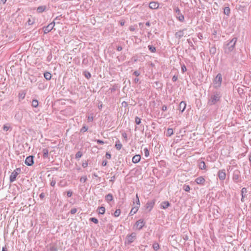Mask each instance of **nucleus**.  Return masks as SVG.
Wrapping results in <instances>:
<instances>
[{"mask_svg":"<svg viewBox=\"0 0 251 251\" xmlns=\"http://www.w3.org/2000/svg\"><path fill=\"white\" fill-rule=\"evenodd\" d=\"M170 206V203L168 201H163L161 203V207L163 209H166Z\"/></svg>","mask_w":251,"mask_h":251,"instance_id":"obj_20","label":"nucleus"},{"mask_svg":"<svg viewBox=\"0 0 251 251\" xmlns=\"http://www.w3.org/2000/svg\"><path fill=\"white\" fill-rule=\"evenodd\" d=\"M133 74H134L135 75H136V76H139V75H140V73L139 72H138V71H135L134 72Z\"/></svg>","mask_w":251,"mask_h":251,"instance_id":"obj_49","label":"nucleus"},{"mask_svg":"<svg viewBox=\"0 0 251 251\" xmlns=\"http://www.w3.org/2000/svg\"><path fill=\"white\" fill-rule=\"evenodd\" d=\"M19 97L20 98H21L22 99H24L25 97V93H21V94H19Z\"/></svg>","mask_w":251,"mask_h":251,"instance_id":"obj_48","label":"nucleus"},{"mask_svg":"<svg viewBox=\"0 0 251 251\" xmlns=\"http://www.w3.org/2000/svg\"><path fill=\"white\" fill-rule=\"evenodd\" d=\"M9 126H5V125H4L3 127V129L4 131H7L9 129Z\"/></svg>","mask_w":251,"mask_h":251,"instance_id":"obj_50","label":"nucleus"},{"mask_svg":"<svg viewBox=\"0 0 251 251\" xmlns=\"http://www.w3.org/2000/svg\"><path fill=\"white\" fill-rule=\"evenodd\" d=\"M183 189L186 192H189L190 191V187L188 185H184L183 187Z\"/></svg>","mask_w":251,"mask_h":251,"instance_id":"obj_35","label":"nucleus"},{"mask_svg":"<svg viewBox=\"0 0 251 251\" xmlns=\"http://www.w3.org/2000/svg\"><path fill=\"white\" fill-rule=\"evenodd\" d=\"M247 193V190L246 188H243L241 190V194H242V199L241 201H244V199L245 197L246 194Z\"/></svg>","mask_w":251,"mask_h":251,"instance_id":"obj_18","label":"nucleus"},{"mask_svg":"<svg viewBox=\"0 0 251 251\" xmlns=\"http://www.w3.org/2000/svg\"><path fill=\"white\" fill-rule=\"evenodd\" d=\"M82 154L81 152L78 151L75 154V158H79L82 156Z\"/></svg>","mask_w":251,"mask_h":251,"instance_id":"obj_39","label":"nucleus"},{"mask_svg":"<svg viewBox=\"0 0 251 251\" xmlns=\"http://www.w3.org/2000/svg\"><path fill=\"white\" fill-rule=\"evenodd\" d=\"M38 105V101L36 100H33L32 101V106L34 107H37Z\"/></svg>","mask_w":251,"mask_h":251,"instance_id":"obj_29","label":"nucleus"},{"mask_svg":"<svg viewBox=\"0 0 251 251\" xmlns=\"http://www.w3.org/2000/svg\"><path fill=\"white\" fill-rule=\"evenodd\" d=\"M28 23L29 25L33 24V22L30 20L28 21Z\"/></svg>","mask_w":251,"mask_h":251,"instance_id":"obj_64","label":"nucleus"},{"mask_svg":"<svg viewBox=\"0 0 251 251\" xmlns=\"http://www.w3.org/2000/svg\"><path fill=\"white\" fill-rule=\"evenodd\" d=\"M141 159V156L139 155H136L132 158V162L134 163H138Z\"/></svg>","mask_w":251,"mask_h":251,"instance_id":"obj_16","label":"nucleus"},{"mask_svg":"<svg viewBox=\"0 0 251 251\" xmlns=\"http://www.w3.org/2000/svg\"><path fill=\"white\" fill-rule=\"evenodd\" d=\"M122 50V47H121V46H119V47L117 48V50H118V51H121Z\"/></svg>","mask_w":251,"mask_h":251,"instance_id":"obj_63","label":"nucleus"},{"mask_svg":"<svg viewBox=\"0 0 251 251\" xmlns=\"http://www.w3.org/2000/svg\"><path fill=\"white\" fill-rule=\"evenodd\" d=\"M145 225V222L143 220H139L137 221L135 225V227L137 229H141Z\"/></svg>","mask_w":251,"mask_h":251,"instance_id":"obj_7","label":"nucleus"},{"mask_svg":"<svg viewBox=\"0 0 251 251\" xmlns=\"http://www.w3.org/2000/svg\"><path fill=\"white\" fill-rule=\"evenodd\" d=\"M186 104L185 101H182L180 102L179 105V109L180 111H181V112H183L185 108H186Z\"/></svg>","mask_w":251,"mask_h":251,"instance_id":"obj_13","label":"nucleus"},{"mask_svg":"<svg viewBox=\"0 0 251 251\" xmlns=\"http://www.w3.org/2000/svg\"><path fill=\"white\" fill-rule=\"evenodd\" d=\"M85 76L87 78H89L91 77V74L89 73H85Z\"/></svg>","mask_w":251,"mask_h":251,"instance_id":"obj_46","label":"nucleus"},{"mask_svg":"<svg viewBox=\"0 0 251 251\" xmlns=\"http://www.w3.org/2000/svg\"><path fill=\"white\" fill-rule=\"evenodd\" d=\"M44 75L45 78L48 80H50L51 78V75L49 72L45 73Z\"/></svg>","mask_w":251,"mask_h":251,"instance_id":"obj_23","label":"nucleus"},{"mask_svg":"<svg viewBox=\"0 0 251 251\" xmlns=\"http://www.w3.org/2000/svg\"><path fill=\"white\" fill-rule=\"evenodd\" d=\"M50 251H57V248L54 246H51L50 248Z\"/></svg>","mask_w":251,"mask_h":251,"instance_id":"obj_44","label":"nucleus"},{"mask_svg":"<svg viewBox=\"0 0 251 251\" xmlns=\"http://www.w3.org/2000/svg\"><path fill=\"white\" fill-rule=\"evenodd\" d=\"M48 156V150L47 149L43 150V157L47 158Z\"/></svg>","mask_w":251,"mask_h":251,"instance_id":"obj_33","label":"nucleus"},{"mask_svg":"<svg viewBox=\"0 0 251 251\" xmlns=\"http://www.w3.org/2000/svg\"><path fill=\"white\" fill-rule=\"evenodd\" d=\"M210 53L212 54H215L216 52V48L215 46H212L209 50Z\"/></svg>","mask_w":251,"mask_h":251,"instance_id":"obj_27","label":"nucleus"},{"mask_svg":"<svg viewBox=\"0 0 251 251\" xmlns=\"http://www.w3.org/2000/svg\"><path fill=\"white\" fill-rule=\"evenodd\" d=\"M225 14L228 15L230 13V9L229 7H226L224 9Z\"/></svg>","mask_w":251,"mask_h":251,"instance_id":"obj_38","label":"nucleus"},{"mask_svg":"<svg viewBox=\"0 0 251 251\" xmlns=\"http://www.w3.org/2000/svg\"><path fill=\"white\" fill-rule=\"evenodd\" d=\"M226 173L225 170H221L219 171L218 176L220 180H224L226 178Z\"/></svg>","mask_w":251,"mask_h":251,"instance_id":"obj_12","label":"nucleus"},{"mask_svg":"<svg viewBox=\"0 0 251 251\" xmlns=\"http://www.w3.org/2000/svg\"><path fill=\"white\" fill-rule=\"evenodd\" d=\"M45 9H46V6H39L38 7L37 10L39 13H41V12L44 11Z\"/></svg>","mask_w":251,"mask_h":251,"instance_id":"obj_28","label":"nucleus"},{"mask_svg":"<svg viewBox=\"0 0 251 251\" xmlns=\"http://www.w3.org/2000/svg\"><path fill=\"white\" fill-rule=\"evenodd\" d=\"M62 18V17L61 16L56 17L53 20V21L52 22V23H59V21L60 20V19Z\"/></svg>","mask_w":251,"mask_h":251,"instance_id":"obj_30","label":"nucleus"},{"mask_svg":"<svg viewBox=\"0 0 251 251\" xmlns=\"http://www.w3.org/2000/svg\"><path fill=\"white\" fill-rule=\"evenodd\" d=\"M20 172L21 169L17 168L11 173L10 176V182H13L16 180V177L20 174Z\"/></svg>","mask_w":251,"mask_h":251,"instance_id":"obj_4","label":"nucleus"},{"mask_svg":"<svg viewBox=\"0 0 251 251\" xmlns=\"http://www.w3.org/2000/svg\"><path fill=\"white\" fill-rule=\"evenodd\" d=\"M222 81V76L221 74H218L213 80V86L215 88L221 87Z\"/></svg>","mask_w":251,"mask_h":251,"instance_id":"obj_3","label":"nucleus"},{"mask_svg":"<svg viewBox=\"0 0 251 251\" xmlns=\"http://www.w3.org/2000/svg\"><path fill=\"white\" fill-rule=\"evenodd\" d=\"M105 157L107 159H110L111 154L108 152H106L105 154Z\"/></svg>","mask_w":251,"mask_h":251,"instance_id":"obj_47","label":"nucleus"},{"mask_svg":"<svg viewBox=\"0 0 251 251\" xmlns=\"http://www.w3.org/2000/svg\"><path fill=\"white\" fill-rule=\"evenodd\" d=\"M162 109L163 111H166L167 110V106L165 105L163 106Z\"/></svg>","mask_w":251,"mask_h":251,"instance_id":"obj_60","label":"nucleus"},{"mask_svg":"<svg viewBox=\"0 0 251 251\" xmlns=\"http://www.w3.org/2000/svg\"><path fill=\"white\" fill-rule=\"evenodd\" d=\"M138 210V206H135V207H133L130 212V214L131 215H134V214H135L137 212Z\"/></svg>","mask_w":251,"mask_h":251,"instance_id":"obj_22","label":"nucleus"},{"mask_svg":"<svg viewBox=\"0 0 251 251\" xmlns=\"http://www.w3.org/2000/svg\"><path fill=\"white\" fill-rule=\"evenodd\" d=\"M96 141L98 144H103L104 143L103 141L100 140H97Z\"/></svg>","mask_w":251,"mask_h":251,"instance_id":"obj_54","label":"nucleus"},{"mask_svg":"<svg viewBox=\"0 0 251 251\" xmlns=\"http://www.w3.org/2000/svg\"><path fill=\"white\" fill-rule=\"evenodd\" d=\"M240 177V175L238 171L234 172L233 176V179L236 182L238 180Z\"/></svg>","mask_w":251,"mask_h":251,"instance_id":"obj_17","label":"nucleus"},{"mask_svg":"<svg viewBox=\"0 0 251 251\" xmlns=\"http://www.w3.org/2000/svg\"><path fill=\"white\" fill-rule=\"evenodd\" d=\"M148 48H149V50L151 52H155L156 51V49L155 47L151 46V45H149L148 46Z\"/></svg>","mask_w":251,"mask_h":251,"instance_id":"obj_31","label":"nucleus"},{"mask_svg":"<svg viewBox=\"0 0 251 251\" xmlns=\"http://www.w3.org/2000/svg\"><path fill=\"white\" fill-rule=\"evenodd\" d=\"M154 203H155L154 201L148 202L146 205V209L149 210V211H151V209L153 208V207L154 205Z\"/></svg>","mask_w":251,"mask_h":251,"instance_id":"obj_11","label":"nucleus"},{"mask_svg":"<svg viewBox=\"0 0 251 251\" xmlns=\"http://www.w3.org/2000/svg\"><path fill=\"white\" fill-rule=\"evenodd\" d=\"M177 79V76H176V75L173 76V77L172 78V80L173 81H176Z\"/></svg>","mask_w":251,"mask_h":251,"instance_id":"obj_55","label":"nucleus"},{"mask_svg":"<svg viewBox=\"0 0 251 251\" xmlns=\"http://www.w3.org/2000/svg\"><path fill=\"white\" fill-rule=\"evenodd\" d=\"M153 248L155 251H157L159 248V244L157 243H154L153 244Z\"/></svg>","mask_w":251,"mask_h":251,"instance_id":"obj_32","label":"nucleus"},{"mask_svg":"<svg viewBox=\"0 0 251 251\" xmlns=\"http://www.w3.org/2000/svg\"><path fill=\"white\" fill-rule=\"evenodd\" d=\"M136 234L135 233H132L131 234L127 235L125 241V244H129L132 243L136 239Z\"/></svg>","mask_w":251,"mask_h":251,"instance_id":"obj_5","label":"nucleus"},{"mask_svg":"<svg viewBox=\"0 0 251 251\" xmlns=\"http://www.w3.org/2000/svg\"><path fill=\"white\" fill-rule=\"evenodd\" d=\"M159 7V3L155 1H152L149 3V7L152 9H156Z\"/></svg>","mask_w":251,"mask_h":251,"instance_id":"obj_10","label":"nucleus"},{"mask_svg":"<svg viewBox=\"0 0 251 251\" xmlns=\"http://www.w3.org/2000/svg\"><path fill=\"white\" fill-rule=\"evenodd\" d=\"M122 136H123L124 138H125V139H126V138H127V135H126V133H123L122 134Z\"/></svg>","mask_w":251,"mask_h":251,"instance_id":"obj_58","label":"nucleus"},{"mask_svg":"<svg viewBox=\"0 0 251 251\" xmlns=\"http://www.w3.org/2000/svg\"><path fill=\"white\" fill-rule=\"evenodd\" d=\"M237 40L236 38H233L225 45L224 47L225 53H228L234 50Z\"/></svg>","mask_w":251,"mask_h":251,"instance_id":"obj_1","label":"nucleus"},{"mask_svg":"<svg viewBox=\"0 0 251 251\" xmlns=\"http://www.w3.org/2000/svg\"><path fill=\"white\" fill-rule=\"evenodd\" d=\"M105 200L109 202L113 200V196L111 194H108L105 197Z\"/></svg>","mask_w":251,"mask_h":251,"instance_id":"obj_24","label":"nucleus"},{"mask_svg":"<svg viewBox=\"0 0 251 251\" xmlns=\"http://www.w3.org/2000/svg\"><path fill=\"white\" fill-rule=\"evenodd\" d=\"M120 25L123 26L125 25V21H120Z\"/></svg>","mask_w":251,"mask_h":251,"instance_id":"obj_62","label":"nucleus"},{"mask_svg":"<svg viewBox=\"0 0 251 251\" xmlns=\"http://www.w3.org/2000/svg\"><path fill=\"white\" fill-rule=\"evenodd\" d=\"M54 26V23H51L44 28V33L46 34L50 31Z\"/></svg>","mask_w":251,"mask_h":251,"instance_id":"obj_8","label":"nucleus"},{"mask_svg":"<svg viewBox=\"0 0 251 251\" xmlns=\"http://www.w3.org/2000/svg\"><path fill=\"white\" fill-rule=\"evenodd\" d=\"M176 13V18L180 22H183L184 20V16L180 13V11L178 7L175 9Z\"/></svg>","mask_w":251,"mask_h":251,"instance_id":"obj_6","label":"nucleus"},{"mask_svg":"<svg viewBox=\"0 0 251 251\" xmlns=\"http://www.w3.org/2000/svg\"><path fill=\"white\" fill-rule=\"evenodd\" d=\"M72 195V192L70 191L67 192V196L68 197H71Z\"/></svg>","mask_w":251,"mask_h":251,"instance_id":"obj_53","label":"nucleus"},{"mask_svg":"<svg viewBox=\"0 0 251 251\" xmlns=\"http://www.w3.org/2000/svg\"><path fill=\"white\" fill-rule=\"evenodd\" d=\"M55 184H56L55 180L52 179L50 182V185L51 186H54L55 185Z\"/></svg>","mask_w":251,"mask_h":251,"instance_id":"obj_45","label":"nucleus"},{"mask_svg":"<svg viewBox=\"0 0 251 251\" xmlns=\"http://www.w3.org/2000/svg\"><path fill=\"white\" fill-rule=\"evenodd\" d=\"M136 199H137V201H136L137 204L138 205H140L139 199L137 194H136Z\"/></svg>","mask_w":251,"mask_h":251,"instance_id":"obj_56","label":"nucleus"},{"mask_svg":"<svg viewBox=\"0 0 251 251\" xmlns=\"http://www.w3.org/2000/svg\"><path fill=\"white\" fill-rule=\"evenodd\" d=\"M107 164V161L106 160H104L102 161V165L103 166H105Z\"/></svg>","mask_w":251,"mask_h":251,"instance_id":"obj_57","label":"nucleus"},{"mask_svg":"<svg viewBox=\"0 0 251 251\" xmlns=\"http://www.w3.org/2000/svg\"><path fill=\"white\" fill-rule=\"evenodd\" d=\"M139 80V78H135L134 79V82H135V83H136L138 82Z\"/></svg>","mask_w":251,"mask_h":251,"instance_id":"obj_61","label":"nucleus"},{"mask_svg":"<svg viewBox=\"0 0 251 251\" xmlns=\"http://www.w3.org/2000/svg\"><path fill=\"white\" fill-rule=\"evenodd\" d=\"M93 120V118L92 116H89L88 118V122H92Z\"/></svg>","mask_w":251,"mask_h":251,"instance_id":"obj_51","label":"nucleus"},{"mask_svg":"<svg viewBox=\"0 0 251 251\" xmlns=\"http://www.w3.org/2000/svg\"><path fill=\"white\" fill-rule=\"evenodd\" d=\"M184 30H179L176 33V37L178 38H180L184 35Z\"/></svg>","mask_w":251,"mask_h":251,"instance_id":"obj_15","label":"nucleus"},{"mask_svg":"<svg viewBox=\"0 0 251 251\" xmlns=\"http://www.w3.org/2000/svg\"><path fill=\"white\" fill-rule=\"evenodd\" d=\"M115 147L118 150H120L122 147V144L119 140L116 142Z\"/></svg>","mask_w":251,"mask_h":251,"instance_id":"obj_19","label":"nucleus"},{"mask_svg":"<svg viewBox=\"0 0 251 251\" xmlns=\"http://www.w3.org/2000/svg\"><path fill=\"white\" fill-rule=\"evenodd\" d=\"M144 151L145 156L146 157H148L149 154H150V153H149V151H148L147 148L144 149Z\"/></svg>","mask_w":251,"mask_h":251,"instance_id":"obj_37","label":"nucleus"},{"mask_svg":"<svg viewBox=\"0 0 251 251\" xmlns=\"http://www.w3.org/2000/svg\"><path fill=\"white\" fill-rule=\"evenodd\" d=\"M195 181L198 184H203L205 182V179L203 177L200 176L197 178Z\"/></svg>","mask_w":251,"mask_h":251,"instance_id":"obj_14","label":"nucleus"},{"mask_svg":"<svg viewBox=\"0 0 251 251\" xmlns=\"http://www.w3.org/2000/svg\"><path fill=\"white\" fill-rule=\"evenodd\" d=\"M220 98L221 95L220 93L216 92L214 95L211 96L210 99L208 101V103L210 105L214 104L220 100Z\"/></svg>","mask_w":251,"mask_h":251,"instance_id":"obj_2","label":"nucleus"},{"mask_svg":"<svg viewBox=\"0 0 251 251\" xmlns=\"http://www.w3.org/2000/svg\"><path fill=\"white\" fill-rule=\"evenodd\" d=\"M121 213L120 209H116L114 212V215L115 217H118Z\"/></svg>","mask_w":251,"mask_h":251,"instance_id":"obj_34","label":"nucleus"},{"mask_svg":"<svg viewBox=\"0 0 251 251\" xmlns=\"http://www.w3.org/2000/svg\"><path fill=\"white\" fill-rule=\"evenodd\" d=\"M34 163L33 156H29L27 157L25 160V164L27 166H31Z\"/></svg>","mask_w":251,"mask_h":251,"instance_id":"obj_9","label":"nucleus"},{"mask_svg":"<svg viewBox=\"0 0 251 251\" xmlns=\"http://www.w3.org/2000/svg\"><path fill=\"white\" fill-rule=\"evenodd\" d=\"M135 122L136 124L139 125L141 123V119L138 117H136L135 119Z\"/></svg>","mask_w":251,"mask_h":251,"instance_id":"obj_36","label":"nucleus"},{"mask_svg":"<svg viewBox=\"0 0 251 251\" xmlns=\"http://www.w3.org/2000/svg\"><path fill=\"white\" fill-rule=\"evenodd\" d=\"M99 214H103L105 211V208L103 206H100L98 208V209Z\"/></svg>","mask_w":251,"mask_h":251,"instance_id":"obj_21","label":"nucleus"},{"mask_svg":"<svg viewBox=\"0 0 251 251\" xmlns=\"http://www.w3.org/2000/svg\"><path fill=\"white\" fill-rule=\"evenodd\" d=\"M174 133L173 129L172 128H168L166 132V136L168 137L171 136Z\"/></svg>","mask_w":251,"mask_h":251,"instance_id":"obj_26","label":"nucleus"},{"mask_svg":"<svg viewBox=\"0 0 251 251\" xmlns=\"http://www.w3.org/2000/svg\"><path fill=\"white\" fill-rule=\"evenodd\" d=\"M200 169L203 170L206 168V165L204 161H201L199 164Z\"/></svg>","mask_w":251,"mask_h":251,"instance_id":"obj_25","label":"nucleus"},{"mask_svg":"<svg viewBox=\"0 0 251 251\" xmlns=\"http://www.w3.org/2000/svg\"><path fill=\"white\" fill-rule=\"evenodd\" d=\"M77 211V209L76 208H73L70 211V213L72 214H75Z\"/></svg>","mask_w":251,"mask_h":251,"instance_id":"obj_43","label":"nucleus"},{"mask_svg":"<svg viewBox=\"0 0 251 251\" xmlns=\"http://www.w3.org/2000/svg\"><path fill=\"white\" fill-rule=\"evenodd\" d=\"M87 128L85 126H83L81 129V131H82V132H85L87 130Z\"/></svg>","mask_w":251,"mask_h":251,"instance_id":"obj_52","label":"nucleus"},{"mask_svg":"<svg viewBox=\"0 0 251 251\" xmlns=\"http://www.w3.org/2000/svg\"><path fill=\"white\" fill-rule=\"evenodd\" d=\"M187 70L186 69V66H185V65H181V71L183 73H184L185 72H186Z\"/></svg>","mask_w":251,"mask_h":251,"instance_id":"obj_42","label":"nucleus"},{"mask_svg":"<svg viewBox=\"0 0 251 251\" xmlns=\"http://www.w3.org/2000/svg\"><path fill=\"white\" fill-rule=\"evenodd\" d=\"M86 180H87V177L86 176H82L80 179V182H83V183H85Z\"/></svg>","mask_w":251,"mask_h":251,"instance_id":"obj_40","label":"nucleus"},{"mask_svg":"<svg viewBox=\"0 0 251 251\" xmlns=\"http://www.w3.org/2000/svg\"><path fill=\"white\" fill-rule=\"evenodd\" d=\"M90 220L95 224H97L98 223V220L96 218H91Z\"/></svg>","mask_w":251,"mask_h":251,"instance_id":"obj_41","label":"nucleus"},{"mask_svg":"<svg viewBox=\"0 0 251 251\" xmlns=\"http://www.w3.org/2000/svg\"><path fill=\"white\" fill-rule=\"evenodd\" d=\"M129 30L131 31H133L135 30V28L133 26H131L129 27Z\"/></svg>","mask_w":251,"mask_h":251,"instance_id":"obj_59","label":"nucleus"}]
</instances>
